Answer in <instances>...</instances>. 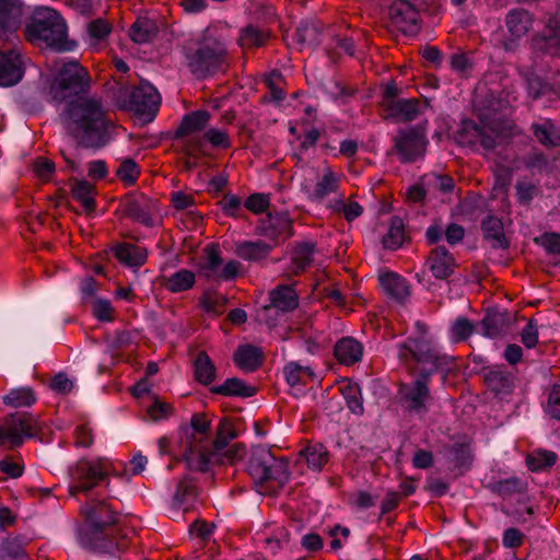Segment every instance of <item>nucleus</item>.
Masks as SVG:
<instances>
[{
	"label": "nucleus",
	"mask_w": 560,
	"mask_h": 560,
	"mask_svg": "<svg viewBox=\"0 0 560 560\" xmlns=\"http://www.w3.org/2000/svg\"><path fill=\"white\" fill-rule=\"evenodd\" d=\"M476 330V326L466 317H458L454 320L451 327L452 339L455 342L467 340Z\"/></svg>",
	"instance_id": "47"
},
{
	"label": "nucleus",
	"mask_w": 560,
	"mask_h": 560,
	"mask_svg": "<svg viewBox=\"0 0 560 560\" xmlns=\"http://www.w3.org/2000/svg\"><path fill=\"white\" fill-rule=\"evenodd\" d=\"M225 50L215 44L201 45L194 54L188 56V67L199 79L213 74L223 63Z\"/></svg>",
	"instance_id": "9"
},
{
	"label": "nucleus",
	"mask_w": 560,
	"mask_h": 560,
	"mask_svg": "<svg viewBox=\"0 0 560 560\" xmlns=\"http://www.w3.org/2000/svg\"><path fill=\"white\" fill-rule=\"evenodd\" d=\"M394 141V148L404 162H412L422 156L428 144L424 128L420 126L399 130Z\"/></svg>",
	"instance_id": "10"
},
{
	"label": "nucleus",
	"mask_w": 560,
	"mask_h": 560,
	"mask_svg": "<svg viewBox=\"0 0 560 560\" xmlns=\"http://www.w3.org/2000/svg\"><path fill=\"white\" fill-rule=\"evenodd\" d=\"M312 247H295L291 253V270L300 273L311 262Z\"/></svg>",
	"instance_id": "48"
},
{
	"label": "nucleus",
	"mask_w": 560,
	"mask_h": 560,
	"mask_svg": "<svg viewBox=\"0 0 560 560\" xmlns=\"http://www.w3.org/2000/svg\"><path fill=\"white\" fill-rule=\"evenodd\" d=\"M210 432L211 420L205 413H195L190 428L185 430V436L180 440L183 455L190 470L205 472L211 468V458H208Z\"/></svg>",
	"instance_id": "4"
},
{
	"label": "nucleus",
	"mask_w": 560,
	"mask_h": 560,
	"mask_svg": "<svg viewBox=\"0 0 560 560\" xmlns=\"http://www.w3.org/2000/svg\"><path fill=\"white\" fill-rule=\"evenodd\" d=\"M300 456L303 457L308 467L314 470H320L328 462V452L323 444H314L301 451Z\"/></svg>",
	"instance_id": "36"
},
{
	"label": "nucleus",
	"mask_w": 560,
	"mask_h": 560,
	"mask_svg": "<svg viewBox=\"0 0 560 560\" xmlns=\"http://www.w3.org/2000/svg\"><path fill=\"white\" fill-rule=\"evenodd\" d=\"M390 21L405 35L415 36L420 31V11L413 0H395L388 8Z\"/></svg>",
	"instance_id": "11"
},
{
	"label": "nucleus",
	"mask_w": 560,
	"mask_h": 560,
	"mask_svg": "<svg viewBox=\"0 0 560 560\" xmlns=\"http://www.w3.org/2000/svg\"><path fill=\"white\" fill-rule=\"evenodd\" d=\"M89 84L86 71L78 62L71 61L59 71L51 86V93L55 100L62 102L70 96L85 93Z\"/></svg>",
	"instance_id": "7"
},
{
	"label": "nucleus",
	"mask_w": 560,
	"mask_h": 560,
	"mask_svg": "<svg viewBox=\"0 0 560 560\" xmlns=\"http://www.w3.org/2000/svg\"><path fill=\"white\" fill-rule=\"evenodd\" d=\"M548 34L537 35L533 38L535 49L556 56L560 52V21L558 18H550L547 23Z\"/></svg>",
	"instance_id": "19"
},
{
	"label": "nucleus",
	"mask_w": 560,
	"mask_h": 560,
	"mask_svg": "<svg viewBox=\"0 0 560 560\" xmlns=\"http://www.w3.org/2000/svg\"><path fill=\"white\" fill-rule=\"evenodd\" d=\"M405 242H411V238L405 232V224L401 218L393 217L387 234L383 236V245H404Z\"/></svg>",
	"instance_id": "38"
},
{
	"label": "nucleus",
	"mask_w": 560,
	"mask_h": 560,
	"mask_svg": "<svg viewBox=\"0 0 560 560\" xmlns=\"http://www.w3.org/2000/svg\"><path fill=\"white\" fill-rule=\"evenodd\" d=\"M210 114L207 110L192 112L182 119L175 131L174 138L179 139L194 132L203 130L209 121Z\"/></svg>",
	"instance_id": "24"
},
{
	"label": "nucleus",
	"mask_w": 560,
	"mask_h": 560,
	"mask_svg": "<svg viewBox=\"0 0 560 560\" xmlns=\"http://www.w3.org/2000/svg\"><path fill=\"white\" fill-rule=\"evenodd\" d=\"M557 454L547 450H537L527 456L526 463L530 470L538 471L551 467L557 462Z\"/></svg>",
	"instance_id": "41"
},
{
	"label": "nucleus",
	"mask_w": 560,
	"mask_h": 560,
	"mask_svg": "<svg viewBox=\"0 0 560 560\" xmlns=\"http://www.w3.org/2000/svg\"><path fill=\"white\" fill-rule=\"evenodd\" d=\"M270 304L261 308V314H267L272 310L282 313L293 311L299 305L296 292L289 285H279L273 289L270 294Z\"/></svg>",
	"instance_id": "16"
},
{
	"label": "nucleus",
	"mask_w": 560,
	"mask_h": 560,
	"mask_svg": "<svg viewBox=\"0 0 560 560\" xmlns=\"http://www.w3.org/2000/svg\"><path fill=\"white\" fill-rule=\"evenodd\" d=\"M51 388L57 393L68 394L72 390L73 383L66 374L59 373L54 377Z\"/></svg>",
	"instance_id": "63"
},
{
	"label": "nucleus",
	"mask_w": 560,
	"mask_h": 560,
	"mask_svg": "<svg viewBox=\"0 0 560 560\" xmlns=\"http://www.w3.org/2000/svg\"><path fill=\"white\" fill-rule=\"evenodd\" d=\"M196 499V487L188 479L180 480L173 497V514L175 515L190 511L195 505Z\"/></svg>",
	"instance_id": "21"
},
{
	"label": "nucleus",
	"mask_w": 560,
	"mask_h": 560,
	"mask_svg": "<svg viewBox=\"0 0 560 560\" xmlns=\"http://www.w3.org/2000/svg\"><path fill=\"white\" fill-rule=\"evenodd\" d=\"M493 490L503 499H510L517 494L521 503L525 504L527 502V495L525 494L526 483L516 478L498 481L493 486Z\"/></svg>",
	"instance_id": "32"
},
{
	"label": "nucleus",
	"mask_w": 560,
	"mask_h": 560,
	"mask_svg": "<svg viewBox=\"0 0 560 560\" xmlns=\"http://www.w3.org/2000/svg\"><path fill=\"white\" fill-rule=\"evenodd\" d=\"M245 207L255 213H261L269 207V199L261 194H254L245 201Z\"/></svg>",
	"instance_id": "59"
},
{
	"label": "nucleus",
	"mask_w": 560,
	"mask_h": 560,
	"mask_svg": "<svg viewBox=\"0 0 560 560\" xmlns=\"http://www.w3.org/2000/svg\"><path fill=\"white\" fill-rule=\"evenodd\" d=\"M115 257L125 266L138 268L147 260L144 247H110Z\"/></svg>",
	"instance_id": "29"
},
{
	"label": "nucleus",
	"mask_w": 560,
	"mask_h": 560,
	"mask_svg": "<svg viewBox=\"0 0 560 560\" xmlns=\"http://www.w3.org/2000/svg\"><path fill=\"white\" fill-rule=\"evenodd\" d=\"M34 171L39 178L46 182L55 172V164L52 161L40 156L37 158L34 162Z\"/></svg>",
	"instance_id": "58"
},
{
	"label": "nucleus",
	"mask_w": 560,
	"mask_h": 560,
	"mask_svg": "<svg viewBox=\"0 0 560 560\" xmlns=\"http://www.w3.org/2000/svg\"><path fill=\"white\" fill-rule=\"evenodd\" d=\"M398 359L411 375L418 377L399 385L401 406L409 413L424 415L433 397L429 389V377L448 365V357L441 354L428 340L398 345Z\"/></svg>",
	"instance_id": "1"
},
{
	"label": "nucleus",
	"mask_w": 560,
	"mask_h": 560,
	"mask_svg": "<svg viewBox=\"0 0 560 560\" xmlns=\"http://www.w3.org/2000/svg\"><path fill=\"white\" fill-rule=\"evenodd\" d=\"M489 387L497 393H506L511 389V381L500 372H491L487 377Z\"/></svg>",
	"instance_id": "56"
},
{
	"label": "nucleus",
	"mask_w": 560,
	"mask_h": 560,
	"mask_svg": "<svg viewBox=\"0 0 560 560\" xmlns=\"http://www.w3.org/2000/svg\"><path fill=\"white\" fill-rule=\"evenodd\" d=\"M35 401L36 396L31 387L13 388L3 397V402L12 408L30 407Z\"/></svg>",
	"instance_id": "35"
},
{
	"label": "nucleus",
	"mask_w": 560,
	"mask_h": 560,
	"mask_svg": "<svg viewBox=\"0 0 560 560\" xmlns=\"http://www.w3.org/2000/svg\"><path fill=\"white\" fill-rule=\"evenodd\" d=\"M70 180L73 182L71 189L73 198L80 201L88 212H92L95 209V200L93 197L95 186L84 179L71 178Z\"/></svg>",
	"instance_id": "31"
},
{
	"label": "nucleus",
	"mask_w": 560,
	"mask_h": 560,
	"mask_svg": "<svg viewBox=\"0 0 560 560\" xmlns=\"http://www.w3.org/2000/svg\"><path fill=\"white\" fill-rule=\"evenodd\" d=\"M158 34V27L152 20L139 18L130 28V38L137 44L151 42Z\"/></svg>",
	"instance_id": "33"
},
{
	"label": "nucleus",
	"mask_w": 560,
	"mask_h": 560,
	"mask_svg": "<svg viewBox=\"0 0 560 560\" xmlns=\"http://www.w3.org/2000/svg\"><path fill=\"white\" fill-rule=\"evenodd\" d=\"M88 31L91 37L103 39L110 33L112 27L103 19H96L89 24Z\"/></svg>",
	"instance_id": "60"
},
{
	"label": "nucleus",
	"mask_w": 560,
	"mask_h": 560,
	"mask_svg": "<svg viewBox=\"0 0 560 560\" xmlns=\"http://www.w3.org/2000/svg\"><path fill=\"white\" fill-rule=\"evenodd\" d=\"M37 429V420L30 413H12L5 417L1 424L2 445L9 443L10 447L19 446L25 438L34 436Z\"/></svg>",
	"instance_id": "8"
},
{
	"label": "nucleus",
	"mask_w": 560,
	"mask_h": 560,
	"mask_svg": "<svg viewBox=\"0 0 560 560\" xmlns=\"http://www.w3.org/2000/svg\"><path fill=\"white\" fill-rule=\"evenodd\" d=\"M269 225L267 230H269V235L272 238H276L278 242L284 243L287 240L282 237V235H289L292 231V222L290 219L284 217H272L271 213H268Z\"/></svg>",
	"instance_id": "44"
},
{
	"label": "nucleus",
	"mask_w": 560,
	"mask_h": 560,
	"mask_svg": "<svg viewBox=\"0 0 560 560\" xmlns=\"http://www.w3.org/2000/svg\"><path fill=\"white\" fill-rule=\"evenodd\" d=\"M470 130H474L476 133V137L480 138L481 145L485 149H493L495 147V139L493 138L492 133L486 128V126H479L472 120L464 121L463 130L458 132V136H463L465 132H469Z\"/></svg>",
	"instance_id": "45"
},
{
	"label": "nucleus",
	"mask_w": 560,
	"mask_h": 560,
	"mask_svg": "<svg viewBox=\"0 0 560 560\" xmlns=\"http://www.w3.org/2000/svg\"><path fill=\"white\" fill-rule=\"evenodd\" d=\"M25 34L28 40L40 39L59 51L70 50L74 45L68 40L67 26L62 18L49 8H38L34 11Z\"/></svg>",
	"instance_id": "5"
},
{
	"label": "nucleus",
	"mask_w": 560,
	"mask_h": 560,
	"mask_svg": "<svg viewBox=\"0 0 560 560\" xmlns=\"http://www.w3.org/2000/svg\"><path fill=\"white\" fill-rule=\"evenodd\" d=\"M81 513L89 522L85 532L102 533L107 527L116 524L117 516L104 501H90L81 508Z\"/></svg>",
	"instance_id": "13"
},
{
	"label": "nucleus",
	"mask_w": 560,
	"mask_h": 560,
	"mask_svg": "<svg viewBox=\"0 0 560 560\" xmlns=\"http://www.w3.org/2000/svg\"><path fill=\"white\" fill-rule=\"evenodd\" d=\"M81 539L86 548L95 552L113 553L115 550L125 548V542H114L110 538L103 536L102 533L84 532Z\"/></svg>",
	"instance_id": "26"
},
{
	"label": "nucleus",
	"mask_w": 560,
	"mask_h": 560,
	"mask_svg": "<svg viewBox=\"0 0 560 560\" xmlns=\"http://www.w3.org/2000/svg\"><path fill=\"white\" fill-rule=\"evenodd\" d=\"M160 101V95L154 86L142 84L130 93V109L137 117L144 121H151L159 109Z\"/></svg>",
	"instance_id": "12"
},
{
	"label": "nucleus",
	"mask_w": 560,
	"mask_h": 560,
	"mask_svg": "<svg viewBox=\"0 0 560 560\" xmlns=\"http://www.w3.org/2000/svg\"><path fill=\"white\" fill-rule=\"evenodd\" d=\"M228 303V298L215 291H207L200 298V304L207 313L214 316L221 315Z\"/></svg>",
	"instance_id": "40"
},
{
	"label": "nucleus",
	"mask_w": 560,
	"mask_h": 560,
	"mask_svg": "<svg viewBox=\"0 0 560 560\" xmlns=\"http://www.w3.org/2000/svg\"><path fill=\"white\" fill-rule=\"evenodd\" d=\"M485 126L491 133L498 137H509L514 127L513 122L501 118H493Z\"/></svg>",
	"instance_id": "55"
},
{
	"label": "nucleus",
	"mask_w": 560,
	"mask_h": 560,
	"mask_svg": "<svg viewBox=\"0 0 560 560\" xmlns=\"http://www.w3.org/2000/svg\"><path fill=\"white\" fill-rule=\"evenodd\" d=\"M92 313L102 322H112L114 319V307L107 300L95 299L92 302Z\"/></svg>",
	"instance_id": "52"
},
{
	"label": "nucleus",
	"mask_w": 560,
	"mask_h": 560,
	"mask_svg": "<svg viewBox=\"0 0 560 560\" xmlns=\"http://www.w3.org/2000/svg\"><path fill=\"white\" fill-rule=\"evenodd\" d=\"M337 187V177L328 170L322 180L317 183L314 195L316 198L322 199L327 194L336 191Z\"/></svg>",
	"instance_id": "54"
},
{
	"label": "nucleus",
	"mask_w": 560,
	"mask_h": 560,
	"mask_svg": "<svg viewBox=\"0 0 560 560\" xmlns=\"http://www.w3.org/2000/svg\"><path fill=\"white\" fill-rule=\"evenodd\" d=\"M247 472L261 494H272L289 480L288 462L275 457L265 447L258 446L252 451L247 464Z\"/></svg>",
	"instance_id": "3"
},
{
	"label": "nucleus",
	"mask_w": 560,
	"mask_h": 560,
	"mask_svg": "<svg viewBox=\"0 0 560 560\" xmlns=\"http://www.w3.org/2000/svg\"><path fill=\"white\" fill-rule=\"evenodd\" d=\"M21 7L18 0H0V30H16L20 25Z\"/></svg>",
	"instance_id": "28"
},
{
	"label": "nucleus",
	"mask_w": 560,
	"mask_h": 560,
	"mask_svg": "<svg viewBox=\"0 0 560 560\" xmlns=\"http://www.w3.org/2000/svg\"><path fill=\"white\" fill-rule=\"evenodd\" d=\"M195 283V275L187 270L182 269L172 275L166 280V288L172 292H183L192 288Z\"/></svg>",
	"instance_id": "43"
},
{
	"label": "nucleus",
	"mask_w": 560,
	"mask_h": 560,
	"mask_svg": "<svg viewBox=\"0 0 560 560\" xmlns=\"http://www.w3.org/2000/svg\"><path fill=\"white\" fill-rule=\"evenodd\" d=\"M172 408L166 402H163L159 399H154L151 406L148 407V413L150 418L154 421L165 417L171 412Z\"/></svg>",
	"instance_id": "62"
},
{
	"label": "nucleus",
	"mask_w": 560,
	"mask_h": 560,
	"mask_svg": "<svg viewBox=\"0 0 560 560\" xmlns=\"http://www.w3.org/2000/svg\"><path fill=\"white\" fill-rule=\"evenodd\" d=\"M363 348L360 342L353 338H342L335 346L336 359L345 364L352 365L361 360Z\"/></svg>",
	"instance_id": "23"
},
{
	"label": "nucleus",
	"mask_w": 560,
	"mask_h": 560,
	"mask_svg": "<svg viewBox=\"0 0 560 560\" xmlns=\"http://www.w3.org/2000/svg\"><path fill=\"white\" fill-rule=\"evenodd\" d=\"M512 324V317L508 312H500L498 310L490 311L486 314L479 323V328L483 336L489 338H497L505 332Z\"/></svg>",
	"instance_id": "20"
},
{
	"label": "nucleus",
	"mask_w": 560,
	"mask_h": 560,
	"mask_svg": "<svg viewBox=\"0 0 560 560\" xmlns=\"http://www.w3.org/2000/svg\"><path fill=\"white\" fill-rule=\"evenodd\" d=\"M521 339L528 349L534 348L538 342V327L534 320H529L522 329Z\"/></svg>",
	"instance_id": "57"
},
{
	"label": "nucleus",
	"mask_w": 560,
	"mask_h": 560,
	"mask_svg": "<svg viewBox=\"0 0 560 560\" xmlns=\"http://www.w3.org/2000/svg\"><path fill=\"white\" fill-rule=\"evenodd\" d=\"M427 265L436 279H446L454 272L456 260L445 247H435L431 250Z\"/></svg>",
	"instance_id": "18"
},
{
	"label": "nucleus",
	"mask_w": 560,
	"mask_h": 560,
	"mask_svg": "<svg viewBox=\"0 0 560 560\" xmlns=\"http://www.w3.org/2000/svg\"><path fill=\"white\" fill-rule=\"evenodd\" d=\"M419 104L417 98L398 100L390 102L386 106V110L389 117L397 118L402 122H408L412 121L420 113Z\"/></svg>",
	"instance_id": "25"
},
{
	"label": "nucleus",
	"mask_w": 560,
	"mask_h": 560,
	"mask_svg": "<svg viewBox=\"0 0 560 560\" xmlns=\"http://www.w3.org/2000/svg\"><path fill=\"white\" fill-rule=\"evenodd\" d=\"M23 75L21 56L14 50L0 52V85L11 86Z\"/></svg>",
	"instance_id": "17"
},
{
	"label": "nucleus",
	"mask_w": 560,
	"mask_h": 560,
	"mask_svg": "<svg viewBox=\"0 0 560 560\" xmlns=\"http://www.w3.org/2000/svg\"><path fill=\"white\" fill-rule=\"evenodd\" d=\"M481 229L483 231L485 237L488 241L498 242L500 244H508L509 241L505 240L503 223L499 218L493 215H488L481 224Z\"/></svg>",
	"instance_id": "42"
},
{
	"label": "nucleus",
	"mask_w": 560,
	"mask_h": 560,
	"mask_svg": "<svg viewBox=\"0 0 560 560\" xmlns=\"http://www.w3.org/2000/svg\"><path fill=\"white\" fill-rule=\"evenodd\" d=\"M378 281L384 293L397 303L405 304L411 294L408 282L398 273L382 272Z\"/></svg>",
	"instance_id": "14"
},
{
	"label": "nucleus",
	"mask_w": 560,
	"mask_h": 560,
	"mask_svg": "<svg viewBox=\"0 0 560 560\" xmlns=\"http://www.w3.org/2000/svg\"><path fill=\"white\" fill-rule=\"evenodd\" d=\"M539 259L545 265H560V247H544V253L539 255Z\"/></svg>",
	"instance_id": "64"
},
{
	"label": "nucleus",
	"mask_w": 560,
	"mask_h": 560,
	"mask_svg": "<svg viewBox=\"0 0 560 560\" xmlns=\"http://www.w3.org/2000/svg\"><path fill=\"white\" fill-rule=\"evenodd\" d=\"M125 213L128 217L145 224L147 226L153 225V221L150 213L144 208H142L136 200H131L127 203Z\"/></svg>",
	"instance_id": "53"
},
{
	"label": "nucleus",
	"mask_w": 560,
	"mask_h": 560,
	"mask_svg": "<svg viewBox=\"0 0 560 560\" xmlns=\"http://www.w3.org/2000/svg\"><path fill=\"white\" fill-rule=\"evenodd\" d=\"M211 392L213 394L223 396H237L247 398L256 394V388L254 386L245 384L242 380L237 377H231L225 380L223 384L212 387Z\"/></svg>",
	"instance_id": "27"
},
{
	"label": "nucleus",
	"mask_w": 560,
	"mask_h": 560,
	"mask_svg": "<svg viewBox=\"0 0 560 560\" xmlns=\"http://www.w3.org/2000/svg\"><path fill=\"white\" fill-rule=\"evenodd\" d=\"M544 410L550 418L560 420V385H553L548 390Z\"/></svg>",
	"instance_id": "49"
},
{
	"label": "nucleus",
	"mask_w": 560,
	"mask_h": 560,
	"mask_svg": "<svg viewBox=\"0 0 560 560\" xmlns=\"http://www.w3.org/2000/svg\"><path fill=\"white\" fill-rule=\"evenodd\" d=\"M349 409L354 413H362L363 406L360 397V388L357 384H348L342 388Z\"/></svg>",
	"instance_id": "51"
},
{
	"label": "nucleus",
	"mask_w": 560,
	"mask_h": 560,
	"mask_svg": "<svg viewBox=\"0 0 560 560\" xmlns=\"http://www.w3.org/2000/svg\"><path fill=\"white\" fill-rule=\"evenodd\" d=\"M233 359L241 370L254 372L262 363V352L258 347L244 345L237 348Z\"/></svg>",
	"instance_id": "22"
},
{
	"label": "nucleus",
	"mask_w": 560,
	"mask_h": 560,
	"mask_svg": "<svg viewBox=\"0 0 560 560\" xmlns=\"http://www.w3.org/2000/svg\"><path fill=\"white\" fill-rule=\"evenodd\" d=\"M535 136L539 142L547 147H560V128L552 124L535 126Z\"/></svg>",
	"instance_id": "46"
},
{
	"label": "nucleus",
	"mask_w": 560,
	"mask_h": 560,
	"mask_svg": "<svg viewBox=\"0 0 560 560\" xmlns=\"http://www.w3.org/2000/svg\"><path fill=\"white\" fill-rule=\"evenodd\" d=\"M197 259L196 265L198 266L200 272L206 278H215L217 271L221 266V258L213 247H208L202 250V254Z\"/></svg>",
	"instance_id": "34"
},
{
	"label": "nucleus",
	"mask_w": 560,
	"mask_h": 560,
	"mask_svg": "<svg viewBox=\"0 0 560 560\" xmlns=\"http://www.w3.org/2000/svg\"><path fill=\"white\" fill-rule=\"evenodd\" d=\"M236 438V431L233 422L228 418H222L215 430V439L210 442L208 447V458L213 462H222L221 451H223L229 442Z\"/></svg>",
	"instance_id": "15"
},
{
	"label": "nucleus",
	"mask_w": 560,
	"mask_h": 560,
	"mask_svg": "<svg viewBox=\"0 0 560 560\" xmlns=\"http://www.w3.org/2000/svg\"><path fill=\"white\" fill-rule=\"evenodd\" d=\"M194 370L196 380L202 385H209L215 378V365L205 351L197 354L194 361Z\"/></svg>",
	"instance_id": "30"
},
{
	"label": "nucleus",
	"mask_w": 560,
	"mask_h": 560,
	"mask_svg": "<svg viewBox=\"0 0 560 560\" xmlns=\"http://www.w3.org/2000/svg\"><path fill=\"white\" fill-rule=\"evenodd\" d=\"M66 115L69 133L78 148L96 150L110 140L113 125L98 101L78 96L67 104Z\"/></svg>",
	"instance_id": "2"
},
{
	"label": "nucleus",
	"mask_w": 560,
	"mask_h": 560,
	"mask_svg": "<svg viewBox=\"0 0 560 560\" xmlns=\"http://www.w3.org/2000/svg\"><path fill=\"white\" fill-rule=\"evenodd\" d=\"M109 471L110 464L106 458L80 459L70 468V476L74 482L69 489L70 495L74 497L79 492H90L107 478Z\"/></svg>",
	"instance_id": "6"
},
{
	"label": "nucleus",
	"mask_w": 560,
	"mask_h": 560,
	"mask_svg": "<svg viewBox=\"0 0 560 560\" xmlns=\"http://www.w3.org/2000/svg\"><path fill=\"white\" fill-rule=\"evenodd\" d=\"M285 380L290 386L304 384L306 380H313L314 373L310 366H302L295 362H290L284 366Z\"/></svg>",
	"instance_id": "39"
},
{
	"label": "nucleus",
	"mask_w": 560,
	"mask_h": 560,
	"mask_svg": "<svg viewBox=\"0 0 560 560\" xmlns=\"http://www.w3.org/2000/svg\"><path fill=\"white\" fill-rule=\"evenodd\" d=\"M337 211H342L347 221L351 222L355 218L360 217L363 212L362 207L354 201H350L345 205L342 201H338L336 206Z\"/></svg>",
	"instance_id": "61"
},
{
	"label": "nucleus",
	"mask_w": 560,
	"mask_h": 560,
	"mask_svg": "<svg viewBox=\"0 0 560 560\" xmlns=\"http://www.w3.org/2000/svg\"><path fill=\"white\" fill-rule=\"evenodd\" d=\"M116 174L122 182L130 185L137 180L140 175V170L135 160L128 158L121 162Z\"/></svg>",
	"instance_id": "50"
},
{
	"label": "nucleus",
	"mask_w": 560,
	"mask_h": 560,
	"mask_svg": "<svg viewBox=\"0 0 560 560\" xmlns=\"http://www.w3.org/2000/svg\"><path fill=\"white\" fill-rule=\"evenodd\" d=\"M530 22L529 14L523 10H514L506 16L509 31L516 37H521L528 32Z\"/></svg>",
	"instance_id": "37"
}]
</instances>
